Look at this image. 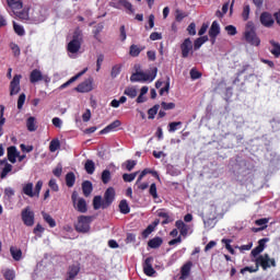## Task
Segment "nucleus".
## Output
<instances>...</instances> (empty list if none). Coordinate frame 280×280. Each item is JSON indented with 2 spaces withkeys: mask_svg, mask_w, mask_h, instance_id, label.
Wrapping results in <instances>:
<instances>
[{
  "mask_svg": "<svg viewBox=\"0 0 280 280\" xmlns=\"http://www.w3.org/2000/svg\"><path fill=\"white\" fill-rule=\"evenodd\" d=\"M252 261L256 262L255 267H245L241 269V275H246V272H257L259 270V266H261L262 270H268V268H277V260L275 258H270V255L262 254Z\"/></svg>",
  "mask_w": 280,
  "mask_h": 280,
  "instance_id": "nucleus-1",
  "label": "nucleus"
},
{
  "mask_svg": "<svg viewBox=\"0 0 280 280\" xmlns=\"http://www.w3.org/2000/svg\"><path fill=\"white\" fill-rule=\"evenodd\" d=\"M82 48V31L77 30L72 35V39L67 45L69 58H78V54Z\"/></svg>",
  "mask_w": 280,
  "mask_h": 280,
  "instance_id": "nucleus-2",
  "label": "nucleus"
},
{
  "mask_svg": "<svg viewBox=\"0 0 280 280\" xmlns=\"http://www.w3.org/2000/svg\"><path fill=\"white\" fill-rule=\"evenodd\" d=\"M158 69L153 68L151 72H143L137 71L136 73L131 74L130 81L131 82H154L156 79Z\"/></svg>",
  "mask_w": 280,
  "mask_h": 280,
  "instance_id": "nucleus-3",
  "label": "nucleus"
},
{
  "mask_svg": "<svg viewBox=\"0 0 280 280\" xmlns=\"http://www.w3.org/2000/svg\"><path fill=\"white\" fill-rule=\"evenodd\" d=\"M245 40L249 43V45H254V47H259L261 44V40L257 36V33L255 32V28L252 26H248L245 31Z\"/></svg>",
  "mask_w": 280,
  "mask_h": 280,
  "instance_id": "nucleus-4",
  "label": "nucleus"
},
{
  "mask_svg": "<svg viewBox=\"0 0 280 280\" xmlns=\"http://www.w3.org/2000/svg\"><path fill=\"white\" fill-rule=\"evenodd\" d=\"M75 230L79 233H89L91 230V218L84 215L80 217L75 225Z\"/></svg>",
  "mask_w": 280,
  "mask_h": 280,
  "instance_id": "nucleus-5",
  "label": "nucleus"
},
{
  "mask_svg": "<svg viewBox=\"0 0 280 280\" xmlns=\"http://www.w3.org/2000/svg\"><path fill=\"white\" fill-rule=\"evenodd\" d=\"M22 221L26 226H34V211H32V208L26 207L22 210Z\"/></svg>",
  "mask_w": 280,
  "mask_h": 280,
  "instance_id": "nucleus-6",
  "label": "nucleus"
},
{
  "mask_svg": "<svg viewBox=\"0 0 280 280\" xmlns=\"http://www.w3.org/2000/svg\"><path fill=\"white\" fill-rule=\"evenodd\" d=\"M21 74H15L10 83V95H19L21 92Z\"/></svg>",
  "mask_w": 280,
  "mask_h": 280,
  "instance_id": "nucleus-7",
  "label": "nucleus"
},
{
  "mask_svg": "<svg viewBox=\"0 0 280 280\" xmlns=\"http://www.w3.org/2000/svg\"><path fill=\"white\" fill-rule=\"evenodd\" d=\"M115 200V188L109 187L106 189L104 194V200H103V209H106L113 205Z\"/></svg>",
  "mask_w": 280,
  "mask_h": 280,
  "instance_id": "nucleus-8",
  "label": "nucleus"
},
{
  "mask_svg": "<svg viewBox=\"0 0 280 280\" xmlns=\"http://www.w3.org/2000/svg\"><path fill=\"white\" fill-rule=\"evenodd\" d=\"M152 264H154L153 257H148L143 262V272L147 277H154V275H156V270H154Z\"/></svg>",
  "mask_w": 280,
  "mask_h": 280,
  "instance_id": "nucleus-9",
  "label": "nucleus"
},
{
  "mask_svg": "<svg viewBox=\"0 0 280 280\" xmlns=\"http://www.w3.org/2000/svg\"><path fill=\"white\" fill-rule=\"evenodd\" d=\"M75 91H78V93H90V91H93V79L89 78L82 83H80L75 88Z\"/></svg>",
  "mask_w": 280,
  "mask_h": 280,
  "instance_id": "nucleus-10",
  "label": "nucleus"
},
{
  "mask_svg": "<svg viewBox=\"0 0 280 280\" xmlns=\"http://www.w3.org/2000/svg\"><path fill=\"white\" fill-rule=\"evenodd\" d=\"M215 218H218L217 208H212V215L203 217V224L206 229H213L215 226Z\"/></svg>",
  "mask_w": 280,
  "mask_h": 280,
  "instance_id": "nucleus-11",
  "label": "nucleus"
},
{
  "mask_svg": "<svg viewBox=\"0 0 280 280\" xmlns=\"http://www.w3.org/2000/svg\"><path fill=\"white\" fill-rule=\"evenodd\" d=\"M191 49H194V43L191 42L190 38H186L180 45L183 58H189V54H191Z\"/></svg>",
  "mask_w": 280,
  "mask_h": 280,
  "instance_id": "nucleus-12",
  "label": "nucleus"
},
{
  "mask_svg": "<svg viewBox=\"0 0 280 280\" xmlns=\"http://www.w3.org/2000/svg\"><path fill=\"white\" fill-rule=\"evenodd\" d=\"M260 23L265 27H272V25H275V19H272V14L264 12L260 15Z\"/></svg>",
  "mask_w": 280,
  "mask_h": 280,
  "instance_id": "nucleus-13",
  "label": "nucleus"
},
{
  "mask_svg": "<svg viewBox=\"0 0 280 280\" xmlns=\"http://www.w3.org/2000/svg\"><path fill=\"white\" fill-rule=\"evenodd\" d=\"M264 248H266V238L260 240L258 242V246L252 250V259H257V257H260L261 253H264Z\"/></svg>",
  "mask_w": 280,
  "mask_h": 280,
  "instance_id": "nucleus-14",
  "label": "nucleus"
},
{
  "mask_svg": "<svg viewBox=\"0 0 280 280\" xmlns=\"http://www.w3.org/2000/svg\"><path fill=\"white\" fill-rule=\"evenodd\" d=\"M124 5L126 10H128L131 14L135 12V8H132V3L128 0H119L118 3L112 2L110 7L115 8L116 10H119L120 7Z\"/></svg>",
  "mask_w": 280,
  "mask_h": 280,
  "instance_id": "nucleus-15",
  "label": "nucleus"
},
{
  "mask_svg": "<svg viewBox=\"0 0 280 280\" xmlns=\"http://www.w3.org/2000/svg\"><path fill=\"white\" fill-rule=\"evenodd\" d=\"M219 34H220V23H218V21H213L209 30V36L210 38H212V43H215V38H218Z\"/></svg>",
  "mask_w": 280,
  "mask_h": 280,
  "instance_id": "nucleus-16",
  "label": "nucleus"
},
{
  "mask_svg": "<svg viewBox=\"0 0 280 280\" xmlns=\"http://www.w3.org/2000/svg\"><path fill=\"white\" fill-rule=\"evenodd\" d=\"M86 71H89V68L83 69L81 72L77 73L74 77H72L70 80H68L66 83L61 84L59 86L60 91H62L63 89H67V86H70V84H73V82H75L77 80H80V78H82V75H84V73H86Z\"/></svg>",
  "mask_w": 280,
  "mask_h": 280,
  "instance_id": "nucleus-17",
  "label": "nucleus"
},
{
  "mask_svg": "<svg viewBox=\"0 0 280 280\" xmlns=\"http://www.w3.org/2000/svg\"><path fill=\"white\" fill-rule=\"evenodd\" d=\"M175 226L179 230L183 237H187V235H189V225L185 224L183 220H177L175 222Z\"/></svg>",
  "mask_w": 280,
  "mask_h": 280,
  "instance_id": "nucleus-18",
  "label": "nucleus"
},
{
  "mask_svg": "<svg viewBox=\"0 0 280 280\" xmlns=\"http://www.w3.org/2000/svg\"><path fill=\"white\" fill-rule=\"evenodd\" d=\"M7 156H8V161H10V163H16V158L19 156V150L16 149V147L12 145L9 147L7 149Z\"/></svg>",
  "mask_w": 280,
  "mask_h": 280,
  "instance_id": "nucleus-19",
  "label": "nucleus"
},
{
  "mask_svg": "<svg viewBox=\"0 0 280 280\" xmlns=\"http://www.w3.org/2000/svg\"><path fill=\"white\" fill-rule=\"evenodd\" d=\"M7 3L10 10L13 12H18L19 10H23V1L22 0H7Z\"/></svg>",
  "mask_w": 280,
  "mask_h": 280,
  "instance_id": "nucleus-20",
  "label": "nucleus"
},
{
  "mask_svg": "<svg viewBox=\"0 0 280 280\" xmlns=\"http://www.w3.org/2000/svg\"><path fill=\"white\" fill-rule=\"evenodd\" d=\"M22 194L24 196H28V198H34L35 192H34V184L33 183H26L22 185Z\"/></svg>",
  "mask_w": 280,
  "mask_h": 280,
  "instance_id": "nucleus-21",
  "label": "nucleus"
},
{
  "mask_svg": "<svg viewBox=\"0 0 280 280\" xmlns=\"http://www.w3.org/2000/svg\"><path fill=\"white\" fill-rule=\"evenodd\" d=\"M121 126L120 120H114L112 124H109L107 127H105L103 130H101V135H108V132H113L117 130Z\"/></svg>",
  "mask_w": 280,
  "mask_h": 280,
  "instance_id": "nucleus-22",
  "label": "nucleus"
},
{
  "mask_svg": "<svg viewBox=\"0 0 280 280\" xmlns=\"http://www.w3.org/2000/svg\"><path fill=\"white\" fill-rule=\"evenodd\" d=\"M43 81V72L38 69H34L30 75V82L36 84V82Z\"/></svg>",
  "mask_w": 280,
  "mask_h": 280,
  "instance_id": "nucleus-23",
  "label": "nucleus"
},
{
  "mask_svg": "<svg viewBox=\"0 0 280 280\" xmlns=\"http://www.w3.org/2000/svg\"><path fill=\"white\" fill-rule=\"evenodd\" d=\"M159 218H163L162 224H170V222H174V217L170 214V212L165 210H159L158 211Z\"/></svg>",
  "mask_w": 280,
  "mask_h": 280,
  "instance_id": "nucleus-24",
  "label": "nucleus"
},
{
  "mask_svg": "<svg viewBox=\"0 0 280 280\" xmlns=\"http://www.w3.org/2000/svg\"><path fill=\"white\" fill-rule=\"evenodd\" d=\"M26 128L28 132H36L38 126L36 125V118L31 116L26 120Z\"/></svg>",
  "mask_w": 280,
  "mask_h": 280,
  "instance_id": "nucleus-25",
  "label": "nucleus"
},
{
  "mask_svg": "<svg viewBox=\"0 0 280 280\" xmlns=\"http://www.w3.org/2000/svg\"><path fill=\"white\" fill-rule=\"evenodd\" d=\"M10 253L14 261H21V259L23 258V252L18 247H10Z\"/></svg>",
  "mask_w": 280,
  "mask_h": 280,
  "instance_id": "nucleus-26",
  "label": "nucleus"
},
{
  "mask_svg": "<svg viewBox=\"0 0 280 280\" xmlns=\"http://www.w3.org/2000/svg\"><path fill=\"white\" fill-rule=\"evenodd\" d=\"M144 49H145V47H141V46L132 44L129 48V55L132 58H137L139 56V54H141V51H143Z\"/></svg>",
  "mask_w": 280,
  "mask_h": 280,
  "instance_id": "nucleus-27",
  "label": "nucleus"
},
{
  "mask_svg": "<svg viewBox=\"0 0 280 280\" xmlns=\"http://www.w3.org/2000/svg\"><path fill=\"white\" fill-rule=\"evenodd\" d=\"M80 272V266L73 265L69 268L68 278L66 280H73Z\"/></svg>",
  "mask_w": 280,
  "mask_h": 280,
  "instance_id": "nucleus-28",
  "label": "nucleus"
},
{
  "mask_svg": "<svg viewBox=\"0 0 280 280\" xmlns=\"http://www.w3.org/2000/svg\"><path fill=\"white\" fill-rule=\"evenodd\" d=\"M74 209L80 213H86V200H84V198H79L75 202Z\"/></svg>",
  "mask_w": 280,
  "mask_h": 280,
  "instance_id": "nucleus-29",
  "label": "nucleus"
},
{
  "mask_svg": "<svg viewBox=\"0 0 280 280\" xmlns=\"http://www.w3.org/2000/svg\"><path fill=\"white\" fill-rule=\"evenodd\" d=\"M13 14L21 21H30V9H23L21 12L15 11Z\"/></svg>",
  "mask_w": 280,
  "mask_h": 280,
  "instance_id": "nucleus-30",
  "label": "nucleus"
},
{
  "mask_svg": "<svg viewBox=\"0 0 280 280\" xmlns=\"http://www.w3.org/2000/svg\"><path fill=\"white\" fill-rule=\"evenodd\" d=\"M163 244V238L156 236L149 241L148 246L150 248H160V246Z\"/></svg>",
  "mask_w": 280,
  "mask_h": 280,
  "instance_id": "nucleus-31",
  "label": "nucleus"
},
{
  "mask_svg": "<svg viewBox=\"0 0 280 280\" xmlns=\"http://www.w3.org/2000/svg\"><path fill=\"white\" fill-rule=\"evenodd\" d=\"M189 272H191V262H187L182 267V276L180 279L185 280L189 277Z\"/></svg>",
  "mask_w": 280,
  "mask_h": 280,
  "instance_id": "nucleus-32",
  "label": "nucleus"
},
{
  "mask_svg": "<svg viewBox=\"0 0 280 280\" xmlns=\"http://www.w3.org/2000/svg\"><path fill=\"white\" fill-rule=\"evenodd\" d=\"M82 189H83L84 196L89 197V196H91V192L93 191V184L89 180L83 182Z\"/></svg>",
  "mask_w": 280,
  "mask_h": 280,
  "instance_id": "nucleus-33",
  "label": "nucleus"
},
{
  "mask_svg": "<svg viewBox=\"0 0 280 280\" xmlns=\"http://www.w3.org/2000/svg\"><path fill=\"white\" fill-rule=\"evenodd\" d=\"M207 40H209L208 36H201V37L197 38L194 43L195 51H197V49H200L202 47V45H205V43H207Z\"/></svg>",
  "mask_w": 280,
  "mask_h": 280,
  "instance_id": "nucleus-34",
  "label": "nucleus"
},
{
  "mask_svg": "<svg viewBox=\"0 0 280 280\" xmlns=\"http://www.w3.org/2000/svg\"><path fill=\"white\" fill-rule=\"evenodd\" d=\"M255 224L257 226H261L260 229H254V232L257 233L258 231H264V229H266V226H268V219L264 218V219H259L255 221Z\"/></svg>",
  "mask_w": 280,
  "mask_h": 280,
  "instance_id": "nucleus-35",
  "label": "nucleus"
},
{
  "mask_svg": "<svg viewBox=\"0 0 280 280\" xmlns=\"http://www.w3.org/2000/svg\"><path fill=\"white\" fill-rule=\"evenodd\" d=\"M66 185L67 187H73V185H75V174H73V172L66 175Z\"/></svg>",
  "mask_w": 280,
  "mask_h": 280,
  "instance_id": "nucleus-36",
  "label": "nucleus"
},
{
  "mask_svg": "<svg viewBox=\"0 0 280 280\" xmlns=\"http://www.w3.org/2000/svg\"><path fill=\"white\" fill-rule=\"evenodd\" d=\"M270 45H271V49H270L271 54L273 56H276V58H278V56H280V45H279V43H277L275 40H271Z\"/></svg>",
  "mask_w": 280,
  "mask_h": 280,
  "instance_id": "nucleus-37",
  "label": "nucleus"
},
{
  "mask_svg": "<svg viewBox=\"0 0 280 280\" xmlns=\"http://www.w3.org/2000/svg\"><path fill=\"white\" fill-rule=\"evenodd\" d=\"M10 172H12V164L7 163L4 165V167L2 168V172L0 174V178L3 180L5 178H8V174H10Z\"/></svg>",
  "mask_w": 280,
  "mask_h": 280,
  "instance_id": "nucleus-38",
  "label": "nucleus"
},
{
  "mask_svg": "<svg viewBox=\"0 0 280 280\" xmlns=\"http://www.w3.org/2000/svg\"><path fill=\"white\" fill-rule=\"evenodd\" d=\"M3 277L5 280H14L16 277V272L14 271V269H4Z\"/></svg>",
  "mask_w": 280,
  "mask_h": 280,
  "instance_id": "nucleus-39",
  "label": "nucleus"
},
{
  "mask_svg": "<svg viewBox=\"0 0 280 280\" xmlns=\"http://www.w3.org/2000/svg\"><path fill=\"white\" fill-rule=\"evenodd\" d=\"M93 207L95 210L104 209V201H102V196H95L93 199Z\"/></svg>",
  "mask_w": 280,
  "mask_h": 280,
  "instance_id": "nucleus-40",
  "label": "nucleus"
},
{
  "mask_svg": "<svg viewBox=\"0 0 280 280\" xmlns=\"http://www.w3.org/2000/svg\"><path fill=\"white\" fill-rule=\"evenodd\" d=\"M147 174H153V176H156V172H152V171H150L149 168H144V170L140 173V175H139V177H138V179H137V182H136V185H139V183H141V180H143V177H145Z\"/></svg>",
  "mask_w": 280,
  "mask_h": 280,
  "instance_id": "nucleus-41",
  "label": "nucleus"
},
{
  "mask_svg": "<svg viewBox=\"0 0 280 280\" xmlns=\"http://www.w3.org/2000/svg\"><path fill=\"white\" fill-rule=\"evenodd\" d=\"M119 210H120V213H130V206H128V201L126 200H121L120 203H119Z\"/></svg>",
  "mask_w": 280,
  "mask_h": 280,
  "instance_id": "nucleus-42",
  "label": "nucleus"
},
{
  "mask_svg": "<svg viewBox=\"0 0 280 280\" xmlns=\"http://www.w3.org/2000/svg\"><path fill=\"white\" fill-rule=\"evenodd\" d=\"M43 218L47 224H49L50 229H54L56 226V220L51 218L48 213L43 212Z\"/></svg>",
  "mask_w": 280,
  "mask_h": 280,
  "instance_id": "nucleus-43",
  "label": "nucleus"
},
{
  "mask_svg": "<svg viewBox=\"0 0 280 280\" xmlns=\"http://www.w3.org/2000/svg\"><path fill=\"white\" fill-rule=\"evenodd\" d=\"M137 165V161L135 160H127L124 164L122 167H126L128 172H132L135 170V166Z\"/></svg>",
  "mask_w": 280,
  "mask_h": 280,
  "instance_id": "nucleus-44",
  "label": "nucleus"
},
{
  "mask_svg": "<svg viewBox=\"0 0 280 280\" xmlns=\"http://www.w3.org/2000/svg\"><path fill=\"white\" fill-rule=\"evenodd\" d=\"M85 171L89 173V174H93L95 172V163L92 161V160H88L85 162Z\"/></svg>",
  "mask_w": 280,
  "mask_h": 280,
  "instance_id": "nucleus-45",
  "label": "nucleus"
},
{
  "mask_svg": "<svg viewBox=\"0 0 280 280\" xmlns=\"http://www.w3.org/2000/svg\"><path fill=\"white\" fill-rule=\"evenodd\" d=\"M13 30L18 36H25V28L20 24H16V22H13Z\"/></svg>",
  "mask_w": 280,
  "mask_h": 280,
  "instance_id": "nucleus-46",
  "label": "nucleus"
},
{
  "mask_svg": "<svg viewBox=\"0 0 280 280\" xmlns=\"http://www.w3.org/2000/svg\"><path fill=\"white\" fill-rule=\"evenodd\" d=\"M59 149H60V140L58 139L51 140L49 144L50 152H56Z\"/></svg>",
  "mask_w": 280,
  "mask_h": 280,
  "instance_id": "nucleus-47",
  "label": "nucleus"
},
{
  "mask_svg": "<svg viewBox=\"0 0 280 280\" xmlns=\"http://www.w3.org/2000/svg\"><path fill=\"white\" fill-rule=\"evenodd\" d=\"M137 174H139V172L131 173V174L126 173L122 175V179L125 180V183H132V180L137 178Z\"/></svg>",
  "mask_w": 280,
  "mask_h": 280,
  "instance_id": "nucleus-48",
  "label": "nucleus"
},
{
  "mask_svg": "<svg viewBox=\"0 0 280 280\" xmlns=\"http://www.w3.org/2000/svg\"><path fill=\"white\" fill-rule=\"evenodd\" d=\"M125 95H127L131 100H135V97L137 96V89H135V88H127L125 90Z\"/></svg>",
  "mask_w": 280,
  "mask_h": 280,
  "instance_id": "nucleus-49",
  "label": "nucleus"
},
{
  "mask_svg": "<svg viewBox=\"0 0 280 280\" xmlns=\"http://www.w3.org/2000/svg\"><path fill=\"white\" fill-rule=\"evenodd\" d=\"M178 126H183L182 121H174L168 124V132H176V130H178Z\"/></svg>",
  "mask_w": 280,
  "mask_h": 280,
  "instance_id": "nucleus-50",
  "label": "nucleus"
},
{
  "mask_svg": "<svg viewBox=\"0 0 280 280\" xmlns=\"http://www.w3.org/2000/svg\"><path fill=\"white\" fill-rule=\"evenodd\" d=\"M249 15H250V5L245 4L242 13L243 21H248Z\"/></svg>",
  "mask_w": 280,
  "mask_h": 280,
  "instance_id": "nucleus-51",
  "label": "nucleus"
},
{
  "mask_svg": "<svg viewBox=\"0 0 280 280\" xmlns=\"http://www.w3.org/2000/svg\"><path fill=\"white\" fill-rule=\"evenodd\" d=\"M10 47H11V51H13V55L15 56V58H19V56H21V48L19 47V45L11 43Z\"/></svg>",
  "mask_w": 280,
  "mask_h": 280,
  "instance_id": "nucleus-52",
  "label": "nucleus"
},
{
  "mask_svg": "<svg viewBox=\"0 0 280 280\" xmlns=\"http://www.w3.org/2000/svg\"><path fill=\"white\" fill-rule=\"evenodd\" d=\"M156 113H159V105H154L148 110L149 119H154V117H156Z\"/></svg>",
  "mask_w": 280,
  "mask_h": 280,
  "instance_id": "nucleus-53",
  "label": "nucleus"
},
{
  "mask_svg": "<svg viewBox=\"0 0 280 280\" xmlns=\"http://www.w3.org/2000/svg\"><path fill=\"white\" fill-rule=\"evenodd\" d=\"M121 73V66L120 65H116L112 68V78H117V75H119Z\"/></svg>",
  "mask_w": 280,
  "mask_h": 280,
  "instance_id": "nucleus-54",
  "label": "nucleus"
},
{
  "mask_svg": "<svg viewBox=\"0 0 280 280\" xmlns=\"http://www.w3.org/2000/svg\"><path fill=\"white\" fill-rule=\"evenodd\" d=\"M102 180H103V183L105 185L107 183H109V180H110V171H108V170L103 171V173H102Z\"/></svg>",
  "mask_w": 280,
  "mask_h": 280,
  "instance_id": "nucleus-55",
  "label": "nucleus"
},
{
  "mask_svg": "<svg viewBox=\"0 0 280 280\" xmlns=\"http://www.w3.org/2000/svg\"><path fill=\"white\" fill-rule=\"evenodd\" d=\"M40 189H43V180H38L35 185V189L33 188V191L37 198L40 196Z\"/></svg>",
  "mask_w": 280,
  "mask_h": 280,
  "instance_id": "nucleus-56",
  "label": "nucleus"
},
{
  "mask_svg": "<svg viewBox=\"0 0 280 280\" xmlns=\"http://www.w3.org/2000/svg\"><path fill=\"white\" fill-rule=\"evenodd\" d=\"M150 196L156 200L159 198V194L156 192V184H151L150 189H149Z\"/></svg>",
  "mask_w": 280,
  "mask_h": 280,
  "instance_id": "nucleus-57",
  "label": "nucleus"
},
{
  "mask_svg": "<svg viewBox=\"0 0 280 280\" xmlns=\"http://www.w3.org/2000/svg\"><path fill=\"white\" fill-rule=\"evenodd\" d=\"M225 32H228L229 36H235L237 28L234 25H228L225 26Z\"/></svg>",
  "mask_w": 280,
  "mask_h": 280,
  "instance_id": "nucleus-58",
  "label": "nucleus"
},
{
  "mask_svg": "<svg viewBox=\"0 0 280 280\" xmlns=\"http://www.w3.org/2000/svg\"><path fill=\"white\" fill-rule=\"evenodd\" d=\"M119 32H120L119 38L121 43H126V38H128V35L126 34V26L121 25Z\"/></svg>",
  "mask_w": 280,
  "mask_h": 280,
  "instance_id": "nucleus-59",
  "label": "nucleus"
},
{
  "mask_svg": "<svg viewBox=\"0 0 280 280\" xmlns=\"http://www.w3.org/2000/svg\"><path fill=\"white\" fill-rule=\"evenodd\" d=\"M154 232V225L150 224L148 225V228L142 232V236L143 237H148L149 235H151Z\"/></svg>",
  "mask_w": 280,
  "mask_h": 280,
  "instance_id": "nucleus-60",
  "label": "nucleus"
},
{
  "mask_svg": "<svg viewBox=\"0 0 280 280\" xmlns=\"http://www.w3.org/2000/svg\"><path fill=\"white\" fill-rule=\"evenodd\" d=\"M226 12H229V2L223 4L222 12L217 11V16L222 18V16H224V14H226Z\"/></svg>",
  "mask_w": 280,
  "mask_h": 280,
  "instance_id": "nucleus-61",
  "label": "nucleus"
},
{
  "mask_svg": "<svg viewBox=\"0 0 280 280\" xmlns=\"http://www.w3.org/2000/svg\"><path fill=\"white\" fill-rule=\"evenodd\" d=\"M163 39V34L159 32H153L150 34V40H162Z\"/></svg>",
  "mask_w": 280,
  "mask_h": 280,
  "instance_id": "nucleus-62",
  "label": "nucleus"
},
{
  "mask_svg": "<svg viewBox=\"0 0 280 280\" xmlns=\"http://www.w3.org/2000/svg\"><path fill=\"white\" fill-rule=\"evenodd\" d=\"M23 104H25V94H21L18 100V108L21 110L23 108Z\"/></svg>",
  "mask_w": 280,
  "mask_h": 280,
  "instance_id": "nucleus-63",
  "label": "nucleus"
},
{
  "mask_svg": "<svg viewBox=\"0 0 280 280\" xmlns=\"http://www.w3.org/2000/svg\"><path fill=\"white\" fill-rule=\"evenodd\" d=\"M52 126H55V128H62V119L58 117L52 118Z\"/></svg>",
  "mask_w": 280,
  "mask_h": 280,
  "instance_id": "nucleus-64",
  "label": "nucleus"
}]
</instances>
